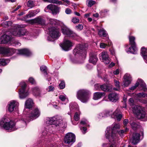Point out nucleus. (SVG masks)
Listing matches in <instances>:
<instances>
[{"label":"nucleus","mask_w":147,"mask_h":147,"mask_svg":"<svg viewBox=\"0 0 147 147\" xmlns=\"http://www.w3.org/2000/svg\"><path fill=\"white\" fill-rule=\"evenodd\" d=\"M27 5L28 7L32 8L35 6L34 2L31 0L29 1L27 3Z\"/></svg>","instance_id":"44"},{"label":"nucleus","mask_w":147,"mask_h":147,"mask_svg":"<svg viewBox=\"0 0 147 147\" xmlns=\"http://www.w3.org/2000/svg\"><path fill=\"white\" fill-rule=\"evenodd\" d=\"M29 82L32 84H36V82L34 79L32 77L30 78L29 79Z\"/></svg>","instance_id":"51"},{"label":"nucleus","mask_w":147,"mask_h":147,"mask_svg":"<svg viewBox=\"0 0 147 147\" xmlns=\"http://www.w3.org/2000/svg\"><path fill=\"white\" fill-rule=\"evenodd\" d=\"M45 2H49L51 3H56L59 4H62V2L59 1H58L56 0H43Z\"/></svg>","instance_id":"40"},{"label":"nucleus","mask_w":147,"mask_h":147,"mask_svg":"<svg viewBox=\"0 0 147 147\" xmlns=\"http://www.w3.org/2000/svg\"><path fill=\"white\" fill-rule=\"evenodd\" d=\"M129 123L128 120L127 119H125L123 121V124L126 127Z\"/></svg>","instance_id":"56"},{"label":"nucleus","mask_w":147,"mask_h":147,"mask_svg":"<svg viewBox=\"0 0 147 147\" xmlns=\"http://www.w3.org/2000/svg\"><path fill=\"white\" fill-rule=\"evenodd\" d=\"M98 65L97 66V69L98 72V76L99 77H100V75L101 74V71H100V69L98 67Z\"/></svg>","instance_id":"61"},{"label":"nucleus","mask_w":147,"mask_h":147,"mask_svg":"<svg viewBox=\"0 0 147 147\" xmlns=\"http://www.w3.org/2000/svg\"><path fill=\"white\" fill-rule=\"evenodd\" d=\"M66 13L67 14H69L71 13V10L69 9H66L65 11Z\"/></svg>","instance_id":"62"},{"label":"nucleus","mask_w":147,"mask_h":147,"mask_svg":"<svg viewBox=\"0 0 147 147\" xmlns=\"http://www.w3.org/2000/svg\"><path fill=\"white\" fill-rule=\"evenodd\" d=\"M100 85L98 84H96L94 85L95 88L96 90H100Z\"/></svg>","instance_id":"57"},{"label":"nucleus","mask_w":147,"mask_h":147,"mask_svg":"<svg viewBox=\"0 0 147 147\" xmlns=\"http://www.w3.org/2000/svg\"><path fill=\"white\" fill-rule=\"evenodd\" d=\"M129 103L131 106H132L134 105V100L133 98H131L129 99Z\"/></svg>","instance_id":"52"},{"label":"nucleus","mask_w":147,"mask_h":147,"mask_svg":"<svg viewBox=\"0 0 147 147\" xmlns=\"http://www.w3.org/2000/svg\"><path fill=\"white\" fill-rule=\"evenodd\" d=\"M9 33L4 34L0 38V44H5L8 42L11 39V37L7 34Z\"/></svg>","instance_id":"22"},{"label":"nucleus","mask_w":147,"mask_h":147,"mask_svg":"<svg viewBox=\"0 0 147 147\" xmlns=\"http://www.w3.org/2000/svg\"><path fill=\"white\" fill-rule=\"evenodd\" d=\"M140 134H139L134 133L132 135L131 141L134 144H137L140 141Z\"/></svg>","instance_id":"24"},{"label":"nucleus","mask_w":147,"mask_h":147,"mask_svg":"<svg viewBox=\"0 0 147 147\" xmlns=\"http://www.w3.org/2000/svg\"><path fill=\"white\" fill-rule=\"evenodd\" d=\"M40 69L41 71L44 74V75H47V67L44 66H42L40 67Z\"/></svg>","instance_id":"45"},{"label":"nucleus","mask_w":147,"mask_h":147,"mask_svg":"<svg viewBox=\"0 0 147 147\" xmlns=\"http://www.w3.org/2000/svg\"><path fill=\"white\" fill-rule=\"evenodd\" d=\"M40 112L37 108L30 110L27 114V120L28 121L35 119L40 115Z\"/></svg>","instance_id":"11"},{"label":"nucleus","mask_w":147,"mask_h":147,"mask_svg":"<svg viewBox=\"0 0 147 147\" xmlns=\"http://www.w3.org/2000/svg\"><path fill=\"white\" fill-rule=\"evenodd\" d=\"M35 16V14L33 13L32 10L29 11L28 14L26 15V16L25 17L24 19H26L27 18H30Z\"/></svg>","instance_id":"39"},{"label":"nucleus","mask_w":147,"mask_h":147,"mask_svg":"<svg viewBox=\"0 0 147 147\" xmlns=\"http://www.w3.org/2000/svg\"><path fill=\"white\" fill-rule=\"evenodd\" d=\"M88 123V122L87 120L84 119L81 121L80 122V124L83 125L88 126H89V124Z\"/></svg>","instance_id":"43"},{"label":"nucleus","mask_w":147,"mask_h":147,"mask_svg":"<svg viewBox=\"0 0 147 147\" xmlns=\"http://www.w3.org/2000/svg\"><path fill=\"white\" fill-rule=\"evenodd\" d=\"M49 34L50 36L47 38V39L51 41H53L54 38H57L60 34L59 30L55 27L49 28Z\"/></svg>","instance_id":"8"},{"label":"nucleus","mask_w":147,"mask_h":147,"mask_svg":"<svg viewBox=\"0 0 147 147\" xmlns=\"http://www.w3.org/2000/svg\"><path fill=\"white\" fill-rule=\"evenodd\" d=\"M127 130V128H126L125 130H121L119 132L118 131L117 133L121 137H122L123 136V134L126 132Z\"/></svg>","instance_id":"46"},{"label":"nucleus","mask_w":147,"mask_h":147,"mask_svg":"<svg viewBox=\"0 0 147 147\" xmlns=\"http://www.w3.org/2000/svg\"><path fill=\"white\" fill-rule=\"evenodd\" d=\"M105 114L106 116L111 115L112 118H116L118 121H120L122 117V115L120 112V110L119 109H117L113 113H112V111L111 110L106 111Z\"/></svg>","instance_id":"9"},{"label":"nucleus","mask_w":147,"mask_h":147,"mask_svg":"<svg viewBox=\"0 0 147 147\" xmlns=\"http://www.w3.org/2000/svg\"><path fill=\"white\" fill-rule=\"evenodd\" d=\"M19 104L16 101L13 100L9 102L8 106V109L9 112H12L16 110Z\"/></svg>","instance_id":"19"},{"label":"nucleus","mask_w":147,"mask_h":147,"mask_svg":"<svg viewBox=\"0 0 147 147\" xmlns=\"http://www.w3.org/2000/svg\"><path fill=\"white\" fill-rule=\"evenodd\" d=\"M76 28L79 30H81L83 28V25L82 24H79L76 26Z\"/></svg>","instance_id":"55"},{"label":"nucleus","mask_w":147,"mask_h":147,"mask_svg":"<svg viewBox=\"0 0 147 147\" xmlns=\"http://www.w3.org/2000/svg\"><path fill=\"white\" fill-rule=\"evenodd\" d=\"M146 84L143 82L142 80L139 79L137 81L135 84L129 88V89L131 90H134L136 88L139 86L140 88H141V90H143L144 91H146L145 87Z\"/></svg>","instance_id":"16"},{"label":"nucleus","mask_w":147,"mask_h":147,"mask_svg":"<svg viewBox=\"0 0 147 147\" xmlns=\"http://www.w3.org/2000/svg\"><path fill=\"white\" fill-rule=\"evenodd\" d=\"M61 30L63 34L67 36L73 37L76 35L73 31L65 25L61 26Z\"/></svg>","instance_id":"18"},{"label":"nucleus","mask_w":147,"mask_h":147,"mask_svg":"<svg viewBox=\"0 0 147 147\" xmlns=\"http://www.w3.org/2000/svg\"><path fill=\"white\" fill-rule=\"evenodd\" d=\"M28 34V32L26 29L21 28L18 27H15L14 28L12 29L10 32V34L17 36H22L26 35Z\"/></svg>","instance_id":"7"},{"label":"nucleus","mask_w":147,"mask_h":147,"mask_svg":"<svg viewBox=\"0 0 147 147\" xmlns=\"http://www.w3.org/2000/svg\"><path fill=\"white\" fill-rule=\"evenodd\" d=\"M84 48L82 45L79 44L76 46V48L73 50V54L77 57H85V54Z\"/></svg>","instance_id":"10"},{"label":"nucleus","mask_w":147,"mask_h":147,"mask_svg":"<svg viewBox=\"0 0 147 147\" xmlns=\"http://www.w3.org/2000/svg\"><path fill=\"white\" fill-rule=\"evenodd\" d=\"M54 89L55 88L54 86H49L47 90L48 92H50L53 91Z\"/></svg>","instance_id":"54"},{"label":"nucleus","mask_w":147,"mask_h":147,"mask_svg":"<svg viewBox=\"0 0 147 147\" xmlns=\"http://www.w3.org/2000/svg\"><path fill=\"white\" fill-rule=\"evenodd\" d=\"M69 108L71 112H68V114L70 115L71 113L78 110L79 108L78 105L76 103H71L69 104Z\"/></svg>","instance_id":"25"},{"label":"nucleus","mask_w":147,"mask_h":147,"mask_svg":"<svg viewBox=\"0 0 147 147\" xmlns=\"http://www.w3.org/2000/svg\"><path fill=\"white\" fill-rule=\"evenodd\" d=\"M114 84L116 88H114L113 89L116 91H119L120 89V86L119 85V82L116 80H114Z\"/></svg>","instance_id":"33"},{"label":"nucleus","mask_w":147,"mask_h":147,"mask_svg":"<svg viewBox=\"0 0 147 147\" xmlns=\"http://www.w3.org/2000/svg\"><path fill=\"white\" fill-rule=\"evenodd\" d=\"M72 21L74 23H78L79 22V19L76 18H74L72 19Z\"/></svg>","instance_id":"53"},{"label":"nucleus","mask_w":147,"mask_h":147,"mask_svg":"<svg viewBox=\"0 0 147 147\" xmlns=\"http://www.w3.org/2000/svg\"><path fill=\"white\" fill-rule=\"evenodd\" d=\"M9 60L4 59H0V65H5L9 62Z\"/></svg>","instance_id":"35"},{"label":"nucleus","mask_w":147,"mask_h":147,"mask_svg":"<svg viewBox=\"0 0 147 147\" xmlns=\"http://www.w3.org/2000/svg\"><path fill=\"white\" fill-rule=\"evenodd\" d=\"M65 83L63 81H61V82L59 85V86L60 89H63L65 87Z\"/></svg>","instance_id":"49"},{"label":"nucleus","mask_w":147,"mask_h":147,"mask_svg":"<svg viewBox=\"0 0 147 147\" xmlns=\"http://www.w3.org/2000/svg\"><path fill=\"white\" fill-rule=\"evenodd\" d=\"M29 22L31 24L36 23L41 25H44L45 24V20L41 17L30 20Z\"/></svg>","instance_id":"21"},{"label":"nucleus","mask_w":147,"mask_h":147,"mask_svg":"<svg viewBox=\"0 0 147 147\" xmlns=\"http://www.w3.org/2000/svg\"><path fill=\"white\" fill-rule=\"evenodd\" d=\"M11 24V22L9 21L5 22H3L2 24V25L4 27H6Z\"/></svg>","instance_id":"47"},{"label":"nucleus","mask_w":147,"mask_h":147,"mask_svg":"<svg viewBox=\"0 0 147 147\" xmlns=\"http://www.w3.org/2000/svg\"><path fill=\"white\" fill-rule=\"evenodd\" d=\"M129 41L131 47L129 49V50L127 52L131 53L133 54L136 53L137 49L136 47V45L135 41V38L133 36H129Z\"/></svg>","instance_id":"13"},{"label":"nucleus","mask_w":147,"mask_h":147,"mask_svg":"<svg viewBox=\"0 0 147 147\" xmlns=\"http://www.w3.org/2000/svg\"><path fill=\"white\" fill-rule=\"evenodd\" d=\"M105 94L103 92H96L94 94L93 98L94 100H98L104 96Z\"/></svg>","instance_id":"29"},{"label":"nucleus","mask_w":147,"mask_h":147,"mask_svg":"<svg viewBox=\"0 0 147 147\" xmlns=\"http://www.w3.org/2000/svg\"><path fill=\"white\" fill-rule=\"evenodd\" d=\"M74 45V44L68 40L64 39L63 42L60 45L63 50L68 51L71 49V48Z\"/></svg>","instance_id":"14"},{"label":"nucleus","mask_w":147,"mask_h":147,"mask_svg":"<svg viewBox=\"0 0 147 147\" xmlns=\"http://www.w3.org/2000/svg\"><path fill=\"white\" fill-rule=\"evenodd\" d=\"M34 104L32 100L30 98L28 99L26 102L25 105V108L30 109Z\"/></svg>","instance_id":"30"},{"label":"nucleus","mask_w":147,"mask_h":147,"mask_svg":"<svg viewBox=\"0 0 147 147\" xmlns=\"http://www.w3.org/2000/svg\"><path fill=\"white\" fill-rule=\"evenodd\" d=\"M107 46V44H105L104 43H100V48L102 49H105L106 48V47Z\"/></svg>","instance_id":"50"},{"label":"nucleus","mask_w":147,"mask_h":147,"mask_svg":"<svg viewBox=\"0 0 147 147\" xmlns=\"http://www.w3.org/2000/svg\"><path fill=\"white\" fill-rule=\"evenodd\" d=\"M132 108L133 113L136 115L138 119L147 120V115L144 107L139 105H135Z\"/></svg>","instance_id":"5"},{"label":"nucleus","mask_w":147,"mask_h":147,"mask_svg":"<svg viewBox=\"0 0 147 147\" xmlns=\"http://www.w3.org/2000/svg\"><path fill=\"white\" fill-rule=\"evenodd\" d=\"M86 3L88 6L91 7L96 3V2L92 0H87L86 1Z\"/></svg>","instance_id":"41"},{"label":"nucleus","mask_w":147,"mask_h":147,"mask_svg":"<svg viewBox=\"0 0 147 147\" xmlns=\"http://www.w3.org/2000/svg\"><path fill=\"white\" fill-rule=\"evenodd\" d=\"M130 125L131 126L132 129L134 130H136L140 127L139 125L137 124L135 122L131 123Z\"/></svg>","instance_id":"36"},{"label":"nucleus","mask_w":147,"mask_h":147,"mask_svg":"<svg viewBox=\"0 0 147 147\" xmlns=\"http://www.w3.org/2000/svg\"><path fill=\"white\" fill-rule=\"evenodd\" d=\"M32 11L33 13L35 14V16L40 11V10L39 9H37L36 10H32Z\"/></svg>","instance_id":"59"},{"label":"nucleus","mask_w":147,"mask_h":147,"mask_svg":"<svg viewBox=\"0 0 147 147\" xmlns=\"http://www.w3.org/2000/svg\"><path fill=\"white\" fill-rule=\"evenodd\" d=\"M81 130H82L83 133L84 134L86 133V131L87 130V129L85 127H83L82 128L80 127Z\"/></svg>","instance_id":"58"},{"label":"nucleus","mask_w":147,"mask_h":147,"mask_svg":"<svg viewBox=\"0 0 147 147\" xmlns=\"http://www.w3.org/2000/svg\"><path fill=\"white\" fill-rule=\"evenodd\" d=\"M107 10H103L101 12L100 14L102 16H103L104 15H105V13L107 12Z\"/></svg>","instance_id":"63"},{"label":"nucleus","mask_w":147,"mask_h":147,"mask_svg":"<svg viewBox=\"0 0 147 147\" xmlns=\"http://www.w3.org/2000/svg\"><path fill=\"white\" fill-rule=\"evenodd\" d=\"M77 97L82 102H86L88 100L90 97L89 92L86 90H80L77 92Z\"/></svg>","instance_id":"6"},{"label":"nucleus","mask_w":147,"mask_h":147,"mask_svg":"<svg viewBox=\"0 0 147 147\" xmlns=\"http://www.w3.org/2000/svg\"><path fill=\"white\" fill-rule=\"evenodd\" d=\"M20 85L21 88L19 91V97L20 98H24L29 95V93L28 90L26 89V85L25 82H21Z\"/></svg>","instance_id":"12"},{"label":"nucleus","mask_w":147,"mask_h":147,"mask_svg":"<svg viewBox=\"0 0 147 147\" xmlns=\"http://www.w3.org/2000/svg\"><path fill=\"white\" fill-rule=\"evenodd\" d=\"M108 98L110 101L115 102L118 100V95L115 93H110L109 95Z\"/></svg>","instance_id":"28"},{"label":"nucleus","mask_w":147,"mask_h":147,"mask_svg":"<svg viewBox=\"0 0 147 147\" xmlns=\"http://www.w3.org/2000/svg\"><path fill=\"white\" fill-rule=\"evenodd\" d=\"M15 123L11 121L8 118L4 117L0 120V127H3L4 129L8 131H11L16 130Z\"/></svg>","instance_id":"3"},{"label":"nucleus","mask_w":147,"mask_h":147,"mask_svg":"<svg viewBox=\"0 0 147 147\" xmlns=\"http://www.w3.org/2000/svg\"><path fill=\"white\" fill-rule=\"evenodd\" d=\"M119 70L118 69H116V71H114L113 72V74L115 75H117L119 74Z\"/></svg>","instance_id":"64"},{"label":"nucleus","mask_w":147,"mask_h":147,"mask_svg":"<svg viewBox=\"0 0 147 147\" xmlns=\"http://www.w3.org/2000/svg\"><path fill=\"white\" fill-rule=\"evenodd\" d=\"M98 34L100 36L106 37L107 34L106 31L103 29H101L98 31Z\"/></svg>","instance_id":"34"},{"label":"nucleus","mask_w":147,"mask_h":147,"mask_svg":"<svg viewBox=\"0 0 147 147\" xmlns=\"http://www.w3.org/2000/svg\"><path fill=\"white\" fill-rule=\"evenodd\" d=\"M98 60V59L96 57V54L92 53L90 54L89 59L90 62L95 65L96 64Z\"/></svg>","instance_id":"27"},{"label":"nucleus","mask_w":147,"mask_h":147,"mask_svg":"<svg viewBox=\"0 0 147 147\" xmlns=\"http://www.w3.org/2000/svg\"><path fill=\"white\" fill-rule=\"evenodd\" d=\"M16 52L26 56H30L31 55V52L27 49H24L17 50L11 48L0 47V53L3 54L6 56H11Z\"/></svg>","instance_id":"2"},{"label":"nucleus","mask_w":147,"mask_h":147,"mask_svg":"<svg viewBox=\"0 0 147 147\" xmlns=\"http://www.w3.org/2000/svg\"><path fill=\"white\" fill-rule=\"evenodd\" d=\"M124 80L123 81V85L125 87L127 86L131 83V78L130 75L126 74L124 76Z\"/></svg>","instance_id":"23"},{"label":"nucleus","mask_w":147,"mask_h":147,"mask_svg":"<svg viewBox=\"0 0 147 147\" xmlns=\"http://www.w3.org/2000/svg\"><path fill=\"white\" fill-rule=\"evenodd\" d=\"M74 119L76 121H78L79 119V113L76 112L74 115Z\"/></svg>","instance_id":"48"},{"label":"nucleus","mask_w":147,"mask_h":147,"mask_svg":"<svg viewBox=\"0 0 147 147\" xmlns=\"http://www.w3.org/2000/svg\"><path fill=\"white\" fill-rule=\"evenodd\" d=\"M45 122L48 125L51 126L53 125L56 127L59 126L62 128L65 127L67 125L65 123L63 122L62 119H58V117L56 116L51 117H47Z\"/></svg>","instance_id":"4"},{"label":"nucleus","mask_w":147,"mask_h":147,"mask_svg":"<svg viewBox=\"0 0 147 147\" xmlns=\"http://www.w3.org/2000/svg\"><path fill=\"white\" fill-rule=\"evenodd\" d=\"M49 22L51 25H58L59 22L58 20L55 19H49Z\"/></svg>","instance_id":"37"},{"label":"nucleus","mask_w":147,"mask_h":147,"mask_svg":"<svg viewBox=\"0 0 147 147\" xmlns=\"http://www.w3.org/2000/svg\"><path fill=\"white\" fill-rule=\"evenodd\" d=\"M59 98L62 101H65L66 102H67L68 101V99L66 96L60 95L59 96Z\"/></svg>","instance_id":"38"},{"label":"nucleus","mask_w":147,"mask_h":147,"mask_svg":"<svg viewBox=\"0 0 147 147\" xmlns=\"http://www.w3.org/2000/svg\"><path fill=\"white\" fill-rule=\"evenodd\" d=\"M138 98H144L146 97L147 98V94L144 92L139 93L136 94Z\"/></svg>","instance_id":"42"},{"label":"nucleus","mask_w":147,"mask_h":147,"mask_svg":"<svg viewBox=\"0 0 147 147\" xmlns=\"http://www.w3.org/2000/svg\"><path fill=\"white\" fill-rule=\"evenodd\" d=\"M99 58L105 64H108L110 62V59L107 52H102L99 55Z\"/></svg>","instance_id":"20"},{"label":"nucleus","mask_w":147,"mask_h":147,"mask_svg":"<svg viewBox=\"0 0 147 147\" xmlns=\"http://www.w3.org/2000/svg\"><path fill=\"white\" fill-rule=\"evenodd\" d=\"M120 128L119 123H114L111 127H108L105 131L106 137L110 142H113L117 140L118 129Z\"/></svg>","instance_id":"1"},{"label":"nucleus","mask_w":147,"mask_h":147,"mask_svg":"<svg viewBox=\"0 0 147 147\" xmlns=\"http://www.w3.org/2000/svg\"><path fill=\"white\" fill-rule=\"evenodd\" d=\"M59 7L51 4L48 5L44 9L46 12H49V10H51L53 14H56L59 12Z\"/></svg>","instance_id":"17"},{"label":"nucleus","mask_w":147,"mask_h":147,"mask_svg":"<svg viewBox=\"0 0 147 147\" xmlns=\"http://www.w3.org/2000/svg\"><path fill=\"white\" fill-rule=\"evenodd\" d=\"M141 53L145 62L147 63V49L144 47H142Z\"/></svg>","instance_id":"31"},{"label":"nucleus","mask_w":147,"mask_h":147,"mask_svg":"<svg viewBox=\"0 0 147 147\" xmlns=\"http://www.w3.org/2000/svg\"><path fill=\"white\" fill-rule=\"evenodd\" d=\"M64 141L65 143L72 144L75 141V135L71 133H68L65 136Z\"/></svg>","instance_id":"15"},{"label":"nucleus","mask_w":147,"mask_h":147,"mask_svg":"<svg viewBox=\"0 0 147 147\" xmlns=\"http://www.w3.org/2000/svg\"><path fill=\"white\" fill-rule=\"evenodd\" d=\"M100 89L102 91L107 92L110 91L109 86L106 84H103L100 85Z\"/></svg>","instance_id":"32"},{"label":"nucleus","mask_w":147,"mask_h":147,"mask_svg":"<svg viewBox=\"0 0 147 147\" xmlns=\"http://www.w3.org/2000/svg\"><path fill=\"white\" fill-rule=\"evenodd\" d=\"M65 3H66L64 4V5H69L70 4V2L69 1L67 0H62Z\"/></svg>","instance_id":"60"},{"label":"nucleus","mask_w":147,"mask_h":147,"mask_svg":"<svg viewBox=\"0 0 147 147\" xmlns=\"http://www.w3.org/2000/svg\"><path fill=\"white\" fill-rule=\"evenodd\" d=\"M33 95L36 96H40L41 93V90L38 87L36 86L33 87L32 89Z\"/></svg>","instance_id":"26"}]
</instances>
